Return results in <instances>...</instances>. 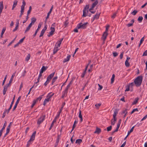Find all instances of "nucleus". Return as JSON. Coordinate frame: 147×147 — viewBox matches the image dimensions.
Listing matches in <instances>:
<instances>
[{
    "label": "nucleus",
    "instance_id": "obj_36",
    "mask_svg": "<svg viewBox=\"0 0 147 147\" xmlns=\"http://www.w3.org/2000/svg\"><path fill=\"white\" fill-rule=\"evenodd\" d=\"M21 96H20L18 98L16 103V104H17V105H18V103H19L20 100V99H21Z\"/></svg>",
    "mask_w": 147,
    "mask_h": 147
},
{
    "label": "nucleus",
    "instance_id": "obj_63",
    "mask_svg": "<svg viewBox=\"0 0 147 147\" xmlns=\"http://www.w3.org/2000/svg\"><path fill=\"white\" fill-rule=\"evenodd\" d=\"M113 55L114 57H116L118 55V54L116 52H114L113 53Z\"/></svg>",
    "mask_w": 147,
    "mask_h": 147
},
{
    "label": "nucleus",
    "instance_id": "obj_56",
    "mask_svg": "<svg viewBox=\"0 0 147 147\" xmlns=\"http://www.w3.org/2000/svg\"><path fill=\"white\" fill-rule=\"evenodd\" d=\"M6 28H3L2 29L1 33V34H3L4 33V32Z\"/></svg>",
    "mask_w": 147,
    "mask_h": 147
},
{
    "label": "nucleus",
    "instance_id": "obj_2",
    "mask_svg": "<svg viewBox=\"0 0 147 147\" xmlns=\"http://www.w3.org/2000/svg\"><path fill=\"white\" fill-rule=\"evenodd\" d=\"M88 24V22H86L83 24L82 23H80L78 25L77 27L78 29H85L87 27V24Z\"/></svg>",
    "mask_w": 147,
    "mask_h": 147
},
{
    "label": "nucleus",
    "instance_id": "obj_58",
    "mask_svg": "<svg viewBox=\"0 0 147 147\" xmlns=\"http://www.w3.org/2000/svg\"><path fill=\"white\" fill-rule=\"evenodd\" d=\"M18 27L19 26H16L15 28L13 30V32H15L18 29Z\"/></svg>",
    "mask_w": 147,
    "mask_h": 147
},
{
    "label": "nucleus",
    "instance_id": "obj_45",
    "mask_svg": "<svg viewBox=\"0 0 147 147\" xmlns=\"http://www.w3.org/2000/svg\"><path fill=\"white\" fill-rule=\"evenodd\" d=\"M101 104L100 103L96 104L95 105L97 109H98L100 106Z\"/></svg>",
    "mask_w": 147,
    "mask_h": 147
},
{
    "label": "nucleus",
    "instance_id": "obj_49",
    "mask_svg": "<svg viewBox=\"0 0 147 147\" xmlns=\"http://www.w3.org/2000/svg\"><path fill=\"white\" fill-rule=\"evenodd\" d=\"M7 75H6L5 76L4 78V80L3 81V82L2 84V85H4L5 82L6 81V80L7 78Z\"/></svg>",
    "mask_w": 147,
    "mask_h": 147
},
{
    "label": "nucleus",
    "instance_id": "obj_53",
    "mask_svg": "<svg viewBox=\"0 0 147 147\" xmlns=\"http://www.w3.org/2000/svg\"><path fill=\"white\" fill-rule=\"evenodd\" d=\"M121 122V119L119 120L117 124V126H120Z\"/></svg>",
    "mask_w": 147,
    "mask_h": 147
},
{
    "label": "nucleus",
    "instance_id": "obj_61",
    "mask_svg": "<svg viewBox=\"0 0 147 147\" xmlns=\"http://www.w3.org/2000/svg\"><path fill=\"white\" fill-rule=\"evenodd\" d=\"M135 84L134 82H132L131 83L129 86V87H132Z\"/></svg>",
    "mask_w": 147,
    "mask_h": 147
},
{
    "label": "nucleus",
    "instance_id": "obj_22",
    "mask_svg": "<svg viewBox=\"0 0 147 147\" xmlns=\"http://www.w3.org/2000/svg\"><path fill=\"white\" fill-rule=\"evenodd\" d=\"M56 122V120L55 119H54L53 120V121L51 125V126H50V127L49 128V130H50L52 128L53 126L54 125V123L55 122Z\"/></svg>",
    "mask_w": 147,
    "mask_h": 147
},
{
    "label": "nucleus",
    "instance_id": "obj_64",
    "mask_svg": "<svg viewBox=\"0 0 147 147\" xmlns=\"http://www.w3.org/2000/svg\"><path fill=\"white\" fill-rule=\"evenodd\" d=\"M133 25L132 23H129V24H127L126 25V26L128 27H129L130 26H132Z\"/></svg>",
    "mask_w": 147,
    "mask_h": 147
},
{
    "label": "nucleus",
    "instance_id": "obj_38",
    "mask_svg": "<svg viewBox=\"0 0 147 147\" xmlns=\"http://www.w3.org/2000/svg\"><path fill=\"white\" fill-rule=\"evenodd\" d=\"M137 12V11L135 10L131 13V14L133 15H135Z\"/></svg>",
    "mask_w": 147,
    "mask_h": 147
},
{
    "label": "nucleus",
    "instance_id": "obj_5",
    "mask_svg": "<svg viewBox=\"0 0 147 147\" xmlns=\"http://www.w3.org/2000/svg\"><path fill=\"white\" fill-rule=\"evenodd\" d=\"M51 31L49 32V34L48 35V36L50 37L52 36L55 31V29L54 27H51L50 28Z\"/></svg>",
    "mask_w": 147,
    "mask_h": 147
},
{
    "label": "nucleus",
    "instance_id": "obj_13",
    "mask_svg": "<svg viewBox=\"0 0 147 147\" xmlns=\"http://www.w3.org/2000/svg\"><path fill=\"white\" fill-rule=\"evenodd\" d=\"M8 87L7 86H5L3 87V94L4 95L6 94V92L7 91Z\"/></svg>",
    "mask_w": 147,
    "mask_h": 147
},
{
    "label": "nucleus",
    "instance_id": "obj_24",
    "mask_svg": "<svg viewBox=\"0 0 147 147\" xmlns=\"http://www.w3.org/2000/svg\"><path fill=\"white\" fill-rule=\"evenodd\" d=\"M115 75L114 74H113V75H112V77L111 78V84H112L113 83V82L114 81V78H115Z\"/></svg>",
    "mask_w": 147,
    "mask_h": 147
},
{
    "label": "nucleus",
    "instance_id": "obj_33",
    "mask_svg": "<svg viewBox=\"0 0 147 147\" xmlns=\"http://www.w3.org/2000/svg\"><path fill=\"white\" fill-rule=\"evenodd\" d=\"M51 93L48 94L47 96V98L48 97L50 98L54 94V93H53L52 94H51Z\"/></svg>",
    "mask_w": 147,
    "mask_h": 147
},
{
    "label": "nucleus",
    "instance_id": "obj_28",
    "mask_svg": "<svg viewBox=\"0 0 147 147\" xmlns=\"http://www.w3.org/2000/svg\"><path fill=\"white\" fill-rule=\"evenodd\" d=\"M30 58V54H28L25 59V61L28 62Z\"/></svg>",
    "mask_w": 147,
    "mask_h": 147
},
{
    "label": "nucleus",
    "instance_id": "obj_54",
    "mask_svg": "<svg viewBox=\"0 0 147 147\" xmlns=\"http://www.w3.org/2000/svg\"><path fill=\"white\" fill-rule=\"evenodd\" d=\"M98 85L99 87V88H98V90H101L102 88V86L99 84H98Z\"/></svg>",
    "mask_w": 147,
    "mask_h": 147
},
{
    "label": "nucleus",
    "instance_id": "obj_26",
    "mask_svg": "<svg viewBox=\"0 0 147 147\" xmlns=\"http://www.w3.org/2000/svg\"><path fill=\"white\" fill-rule=\"evenodd\" d=\"M143 19V18L142 16H139L138 19V21L140 22L141 23L142 22Z\"/></svg>",
    "mask_w": 147,
    "mask_h": 147
},
{
    "label": "nucleus",
    "instance_id": "obj_17",
    "mask_svg": "<svg viewBox=\"0 0 147 147\" xmlns=\"http://www.w3.org/2000/svg\"><path fill=\"white\" fill-rule=\"evenodd\" d=\"M79 117L80 119V121L81 122L82 121L83 119L82 115V111L80 110L79 113Z\"/></svg>",
    "mask_w": 147,
    "mask_h": 147
},
{
    "label": "nucleus",
    "instance_id": "obj_4",
    "mask_svg": "<svg viewBox=\"0 0 147 147\" xmlns=\"http://www.w3.org/2000/svg\"><path fill=\"white\" fill-rule=\"evenodd\" d=\"M45 118V115H43L38 119L37 121V124L39 125L43 122Z\"/></svg>",
    "mask_w": 147,
    "mask_h": 147
},
{
    "label": "nucleus",
    "instance_id": "obj_6",
    "mask_svg": "<svg viewBox=\"0 0 147 147\" xmlns=\"http://www.w3.org/2000/svg\"><path fill=\"white\" fill-rule=\"evenodd\" d=\"M107 35L108 33L107 32H106V31H105L103 34L102 38L104 42H105V40H106Z\"/></svg>",
    "mask_w": 147,
    "mask_h": 147
},
{
    "label": "nucleus",
    "instance_id": "obj_30",
    "mask_svg": "<svg viewBox=\"0 0 147 147\" xmlns=\"http://www.w3.org/2000/svg\"><path fill=\"white\" fill-rule=\"evenodd\" d=\"M89 5H86L85 7L84 8V10H85L86 11V12H88V9L89 8Z\"/></svg>",
    "mask_w": 147,
    "mask_h": 147
},
{
    "label": "nucleus",
    "instance_id": "obj_34",
    "mask_svg": "<svg viewBox=\"0 0 147 147\" xmlns=\"http://www.w3.org/2000/svg\"><path fill=\"white\" fill-rule=\"evenodd\" d=\"M144 37H143V38H142V39H141L140 41V43L139 45V47H140V46L141 45L142 43V42L144 41Z\"/></svg>",
    "mask_w": 147,
    "mask_h": 147
},
{
    "label": "nucleus",
    "instance_id": "obj_18",
    "mask_svg": "<svg viewBox=\"0 0 147 147\" xmlns=\"http://www.w3.org/2000/svg\"><path fill=\"white\" fill-rule=\"evenodd\" d=\"M32 25H31V24L30 25L29 24L28 26L27 27L26 30H25V33H26L28 31L30 30V28L32 27Z\"/></svg>",
    "mask_w": 147,
    "mask_h": 147
},
{
    "label": "nucleus",
    "instance_id": "obj_19",
    "mask_svg": "<svg viewBox=\"0 0 147 147\" xmlns=\"http://www.w3.org/2000/svg\"><path fill=\"white\" fill-rule=\"evenodd\" d=\"M127 113V110L126 109H125L122 111L121 114H124V115L123 116V117H125Z\"/></svg>",
    "mask_w": 147,
    "mask_h": 147
},
{
    "label": "nucleus",
    "instance_id": "obj_47",
    "mask_svg": "<svg viewBox=\"0 0 147 147\" xmlns=\"http://www.w3.org/2000/svg\"><path fill=\"white\" fill-rule=\"evenodd\" d=\"M44 95H42L41 96H39V97L38 98H37V99H36V100H37V101L38 100H41L42 99V96Z\"/></svg>",
    "mask_w": 147,
    "mask_h": 147
},
{
    "label": "nucleus",
    "instance_id": "obj_50",
    "mask_svg": "<svg viewBox=\"0 0 147 147\" xmlns=\"http://www.w3.org/2000/svg\"><path fill=\"white\" fill-rule=\"evenodd\" d=\"M31 141H32L31 140H29L28 141V142H27V147H29V146L30 144H31L30 142Z\"/></svg>",
    "mask_w": 147,
    "mask_h": 147
},
{
    "label": "nucleus",
    "instance_id": "obj_14",
    "mask_svg": "<svg viewBox=\"0 0 147 147\" xmlns=\"http://www.w3.org/2000/svg\"><path fill=\"white\" fill-rule=\"evenodd\" d=\"M47 69V68L45 66H43L41 68L40 72L41 73H42L44 71H45Z\"/></svg>",
    "mask_w": 147,
    "mask_h": 147
},
{
    "label": "nucleus",
    "instance_id": "obj_12",
    "mask_svg": "<svg viewBox=\"0 0 147 147\" xmlns=\"http://www.w3.org/2000/svg\"><path fill=\"white\" fill-rule=\"evenodd\" d=\"M18 1L17 0H15L13 2V5L12 10H13L14 8L16 7V5H17Z\"/></svg>",
    "mask_w": 147,
    "mask_h": 147
},
{
    "label": "nucleus",
    "instance_id": "obj_1",
    "mask_svg": "<svg viewBox=\"0 0 147 147\" xmlns=\"http://www.w3.org/2000/svg\"><path fill=\"white\" fill-rule=\"evenodd\" d=\"M142 80V76H140L137 77L134 80L135 84L136 86H139L141 84Z\"/></svg>",
    "mask_w": 147,
    "mask_h": 147
},
{
    "label": "nucleus",
    "instance_id": "obj_16",
    "mask_svg": "<svg viewBox=\"0 0 147 147\" xmlns=\"http://www.w3.org/2000/svg\"><path fill=\"white\" fill-rule=\"evenodd\" d=\"M70 57L71 56L70 55H69L66 58H65L64 59L63 61V62L64 63H65L66 62L68 61L69 60Z\"/></svg>",
    "mask_w": 147,
    "mask_h": 147
},
{
    "label": "nucleus",
    "instance_id": "obj_10",
    "mask_svg": "<svg viewBox=\"0 0 147 147\" xmlns=\"http://www.w3.org/2000/svg\"><path fill=\"white\" fill-rule=\"evenodd\" d=\"M100 13H96V14L94 16L92 21H93L95 19H98L99 18Z\"/></svg>",
    "mask_w": 147,
    "mask_h": 147
},
{
    "label": "nucleus",
    "instance_id": "obj_21",
    "mask_svg": "<svg viewBox=\"0 0 147 147\" xmlns=\"http://www.w3.org/2000/svg\"><path fill=\"white\" fill-rule=\"evenodd\" d=\"M118 113V111L117 110H115L114 112V114L113 115V117L114 119H116V116Z\"/></svg>",
    "mask_w": 147,
    "mask_h": 147
},
{
    "label": "nucleus",
    "instance_id": "obj_57",
    "mask_svg": "<svg viewBox=\"0 0 147 147\" xmlns=\"http://www.w3.org/2000/svg\"><path fill=\"white\" fill-rule=\"evenodd\" d=\"M56 43H57V47H60V45L61 44V42H58V41Z\"/></svg>",
    "mask_w": 147,
    "mask_h": 147
},
{
    "label": "nucleus",
    "instance_id": "obj_41",
    "mask_svg": "<svg viewBox=\"0 0 147 147\" xmlns=\"http://www.w3.org/2000/svg\"><path fill=\"white\" fill-rule=\"evenodd\" d=\"M57 77H55L52 80V84H53L56 81V80L57 79Z\"/></svg>",
    "mask_w": 147,
    "mask_h": 147
},
{
    "label": "nucleus",
    "instance_id": "obj_25",
    "mask_svg": "<svg viewBox=\"0 0 147 147\" xmlns=\"http://www.w3.org/2000/svg\"><path fill=\"white\" fill-rule=\"evenodd\" d=\"M116 121V119H112L111 120V124L112 125H114L115 123V121Z\"/></svg>",
    "mask_w": 147,
    "mask_h": 147
},
{
    "label": "nucleus",
    "instance_id": "obj_59",
    "mask_svg": "<svg viewBox=\"0 0 147 147\" xmlns=\"http://www.w3.org/2000/svg\"><path fill=\"white\" fill-rule=\"evenodd\" d=\"M129 86H127V87L126 90H125V91H128L129 90Z\"/></svg>",
    "mask_w": 147,
    "mask_h": 147
},
{
    "label": "nucleus",
    "instance_id": "obj_7",
    "mask_svg": "<svg viewBox=\"0 0 147 147\" xmlns=\"http://www.w3.org/2000/svg\"><path fill=\"white\" fill-rule=\"evenodd\" d=\"M36 132V131H35L33 133L32 135L31 136L30 139V140H31L32 141L34 140L35 138Z\"/></svg>",
    "mask_w": 147,
    "mask_h": 147
},
{
    "label": "nucleus",
    "instance_id": "obj_44",
    "mask_svg": "<svg viewBox=\"0 0 147 147\" xmlns=\"http://www.w3.org/2000/svg\"><path fill=\"white\" fill-rule=\"evenodd\" d=\"M51 13V12H49L47 14V16L46 18L45 22H46L47 21V20L49 18V16L50 14Z\"/></svg>",
    "mask_w": 147,
    "mask_h": 147
},
{
    "label": "nucleus",
    "instance_id": "obj_27",
    "mask_svg": "<svg viewBox=\"0 0 147 147\" xmlns=\"http://www.w3.org/2000/svg\"><path fill=\"white\" fill-rule=\"evenodd\" d=\"M82 142V140L80 139H77L76 140V144H80Z\"/></svg>",
    "mask_w": 147,
    "mask_h": 147
},
{
    "label": "nucleus",
    "instance_id": "obj_55",
    "mask_svg": "<svg viewBox=\"0 0 147 147\" xmlns=\"http://www.w3.org/2000/svg\"><path fill=\"white\" fill-rule=\"evenodd\" d=\"M12 82H10V81H9V83L8 84H7L5 86H7V87H10V86H11V83Z\"/></svg>",
    "mask_w": 147,
    "mask_h": 147
},
{
    "label": "nucleus",
    "instance_id": "obj_23",
    "mask_svg": "<svg viewBox=\"0 0 147 147\" xmlns=\"http://www.w3.org/2000/svg\"><path fill=\"white\" fill-rule=\"evenodd\" d=\"M134 127L135 126H133L130 130V131H128L127 136H128L133 131Z\"/></svg>",
    "mask_w": 147,
    "mask_h": 147
},
{
    "label": "nucleus",
    "instance_id": "obj_29",
    "mask_svg": "<svg viewBox=\"0 0 147 147\" xmlns=\"http://www.w3.org/2000/svg\"><path fill=\"white\" fill-rule=\"evenodd\" d=\"M88 13V12H86V11L85 10H83V14L82 15V16L83 17H86V16H87L86 14Z\"/></svg>",
    "mask_w": 147,
    "mask_h": 147
},
{
    "label": "nucleus",
    "instance_id": "obj_60",
    "mask_svg": "<svg viewBox=\"0 0 147 147\" xmlns=\"http://www.w3.org/2000/svg\"><path fill=\"white\" fill-rule=\"evenodd\" d=\"M49 81H50L47 80V81L44 84V85H45V86H46L48 84Z\"/></svg>",
    "mask_w": 147,
    "mask_h": 147
},
{
    "label": "nucleus",
    "instance_id": "obj_48",
    "mask_svg": "<svg viewBox=\"0 0 147 147\" xmlns=\"http://www.w3.org/2000/svg\"><path fill=\"white\" fill-rule=\"evenodd\" d=\"M15 95L14 96L13 98V100H12V101L11 102V104L10 105L11 106H12L13 105V103H14V100H15Z\"/></svg>",
    "mask_w": 147,
    "mask_h": 147
},
{
    "label": "nucleus",
    "instance_id": "obj_46",
    "mask_svg": "<svg viewBox=\"0 0 147 147\" xmlns=\"http://www.w3.org/2000/svg\"><path fill=\"white\" fill-rule=\"evenodd\" d=\"M73 82V80H71L69 82L68 85L67 86V87L68 88H69L70 87L71 85L72 84V82Z\"/></svg>",
    "mask_w": 147,
    "mask_h": 147
},
{
    "label": "nucleus",
    "instance_id": "obj_9",
    "mask_svg": "<svg viewBox=\"0 0 147 147\" xmlns=\"http://www.w3.org/2000/svg\"><path fill=\"white\" fill-rule=\"evenodd\" d=\"M36 21V19L35 18H31V22L30 23V24H31V25H33L34 23Z\"/></svg>",
    "mask_w": 147,
    "mask_h": 147
},
{
    "label": "nucleus",
    "instance_id": "obj_62",
    "mask_svg": "<svg viewBox=\"0 0 147 147\" xmlns=\"http://www.w3.org/2000/svg\"><path fill=\"white\" fill-rule=\"evenodd\" d=\"M147 50H146L143 53V56H147Z\"/></svg>",
    "mask_w": 147,
    "mask_h": 147
},
{
    "label": "nucleus",
    "instance_id": "obj_11",
    "mask_svg": "<svg viewBox=\"0 0 147 147\" xmlns=\"http://www.w3.org/2000/svg\"><path fill=\"white\" fill-rule=\"evenodd\" d=\"M57 43L56 44L55 46V48L53 50V53L54 54L56 53L58 51L59 49H58V47H57Z\"/></svg>",
    "mask_w": 147,
    "mask_h": 147
},
{
    "label": "nucleus",
    "instance_id": "obj_40",
    "mask_svg": "<svg viewBox=\"0 0 147 147\" xmlns=\"http://www.w3.org/2000/svg\"><path fill=\"white\" fill-rule=\"evenodd\" d=\"M9 130L10 129L7 128L6 130V132L4 136V137H5L9 133Z\"/></svg>",
    "mask_w": 147,
    "mask_h": 147
},
{
    "label": "nucleus",
    "instance_id": "obj_3",
    "mask_svg": "<svg viewBox=\"0 0 147 147\" xmlns=\"http://www.w3.org/2000/svg\"><path fill=\"white\" fill-rule=\"evenodd\" d=\"M26 5V2L24 1L22 2V4L21 6V10L20 11V14L19 16L20 18H21L22 15H23V12H24V7Z\"/></svg>",
    "mask_w": 147,
    "mask_h": 147
},
{
    "label": "nucleus",
    "instance_id": "obj_8",
    "mask_svg": "<svg viewBox=\"0 0 147 147\" xmlns=\"http://www.w3.org/2000/svg\"><path fill=\"white\" fill-rule=\"evenodd\" d=\"M54 74H55V72H54L53 73H52L51 74H50L47 77V80L49 81H50L51 80L52 78L54 76Z\"/></svg>",
    "mask_w": 147,
    "mask_h": 147
},
{
    "label": "nucleus",
    "instance_id": "obj_37",
    "mask_svg": "<svg viewBox=\"0 0 147 147\" xmlns=\"http://www.w3.org/2000/svg\"><path fill=\"white\" fill-rule=\"evenodd\" d=\"M138 98H135L134 101L132 103L133 105L136 104L138 102Z\"/></svg>",
    "mask_w": 147,
    "mask_h": 147
},
{
    "label": "nucleus",
    "instance_id": "obj_31",
    "mask_svg": "<svg viewBox=\"0 0 147 147\" xmlns=\"http://www.w3.org/2000/svg\"><path fill=\"white\" fill-rule=\"evenodd\" d=\"M15 73H16V72H15V73H13V74H12L11 77V78L10 80V82H12V81H13V78L14 77V76H15Z\"/></svg>",
    "mask_w": 147,
    "mask_h": 147
},
{
    "label": "nucleus",
    "instance_id": "obj_15",
    "mask_svg": "<svg viewBox=\"0 0 147 147\" xmlns=\"http://www.w3.org/2000/svg\"><path fill=\"white\" fill-rule=\"evenodd\" d=\"M101 131V129L97 127L96 128V131L94 132V133L99 134Z\"/></svg>",
    "mask_w": 147,
    "mask_h": 147
},
{
    "label": "nucleus",
    "instance_id": "obj_32",
    "mask_svg": "<svg viewBox=\"0 0 147 147\" xmlns=\"http://www.w3.org/2000/svg\"><path fill=\"white\" fill-rule=\"evenodd\" d=\"M129 61L126 60L125 62V65L127 67H128L129 66V64L128 62Z\"/></svg>",
    "mask_w": 147,
    "mask_h": 147
},
{
    "label": "nucleus",
    "instance_id": "obj_51",
    "mask_svg": "<svg viewBox=\"0 0 147 147\" xmlns=\"http://www.w3.org/2000/svg\"><path fill=\"white\" fill-rule=\"evenodd\" d=\"M112 129V126H110L107 128V130L108 131H110Z\"/></svg>",
    "mask_w": 147,
    "mask_h": 147
},
{
    "label": "nucleus",
    "instance_id": "obj_39",
    "mask_svg": "<svg viewBox=\"0 0 147 147\" xmlns=\"http://www.w3.org/2000/svg\"><path fill=\"white\" fill-rule=\"evenodd\" d=\"M45 31L44 30H42V31L41 32L40 35L39 36L40 37H41L43 36V34L45 32Z\"/></svg>",
    "mask_w": 147,
    "mask_h": 147
},
{
    "label": "nucleus",
    "instance_id": "obj_52",
    "mask_svg": "<svg viewBox=\"0 0 147 147\" xmlns=\"http://www.w3.org/2000/svg\"><path fill=\"white\" fill-rule=\"evenodd\" d=\"M25 38V37H24L23 38L21 39L18 42V43L20 44L22 42Z\"/></svg>",
    "mask_w": 147,
    "mask_h": 147
},
{
    "label": "nucleus",
    "instance_id": "obj_42",
    "mask_svg": "<svg viewBox=\"0 0 147 147\" xmlns=\"http://www.w3.org/2000/svg\"><path fill=\"white\" fill-rule=\"evenodd\" d=\"M67 92H66L64 91L63 92V94H62V96H61L62 98H63L64 97H65L66 96V95H67Z\"/></svg>",
    "mask_w": 147,
    "mask_h": 147
},
{
    "label": "nucleus",
    "instance_id": "obj_35",
    "mask_svg": "<svg viewBox=\"0 0 147 147\" xmlns=\"http://www.w3.org/2000/svg\"><path fill=\"white\" fill-rule=\"evenodd\" d=\"M42 24L40 23H39L38 26V28L36 30V31H38L41 26Z\"/></svg>",
    "mask_w": 147,
    "mask_h": 147
},
{
    "label": "nucleus",
    "instance_id": "obj_20",
    "mask_svg": "<svg viewBox=\"0 0 147 147\" xmlns=\"http://www.w3.org/2000/svg\"><path fill=\"white\" fill-rule=\"evenodd\" d=\"M98 0H96L94 3L92 4V7H94L95 6L98 4Z\"/></svg>",
    "mask_w": 147,
    "mask_h": 147
},
{
    "label": "nucleus",
    "instance_id": "obj_43",
    "mask_svg": "<svg viewBox=\"0 0 147 147\" xmlns=\"http://www.w3.org/2000/svg\"><path fill=\"white\" fill-rule=\"evenodd\" d=\"M119 126L117 125V127L116 129L112 132V134H113L114 133L117 132L118 131V129L119 128Z\"/></svg>",
    "mask_w": 147,
    "mask_h": 147
}]
</instances>
